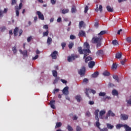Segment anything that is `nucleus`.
<instances>
[{
	"instance_id": "f257e3e1",
	"label": "nucleus",
	"mask_w": 131,
	"mask_h": 131,
	"mask_svg": "<svg viewBox=\"0 0 131 131\" xmlns=\"http://www.w3.org/2000/svg\"><path fill=\"white\" fill-rule=\"evenodd\" d=\"M78 52L80 55H84L83 59H85L90 54H91V50H90V44L88 42L84 43V49H82V47H78Z\"/></svg>"
},
{
	"instance_id": "f03ea898",
	"label": "nucleus",
	"mask_w": 131,
	"mask_h": 131,
	"mask_svg": "<svg viewBox=\"0 0 131 131\" xmlns=\"http://www.w3.org/2000/svg\"><path fill=\"white\" fill-rule=\"evenodd\" d=\"M102 38V37H94L92 38L91 41L92 43H96V48H100L101 45Z\"/></svg>"
},
{
	"instance_id": "7ed1b4c3",
	"label": "nucleus",
	"mask_w": 131,
	"mask_h": 131,
	"mask_svg": "<svg viewBox=\"0 0 131 131\" xmlns=\"http://www.w3.org/2000/svg\"><path fill=\"white\" fill-rule=\"evenodd\" d=\"M18 36H21V35H22V34L23 33V30H22V29L19 30V28L16 27L13 31V34L14 36H17V35H18Z\"/></svg>"
},
{
	"instance_id": "20e7f679",
	"label": "nucleus",
	"mask_w": 131,
	"mask_h": 131,
	"mask_svg": "<svg viewBox=\"0 0 131 131\" xmlns=\"http://www.w3.org/2000/svg\"><path fill=\"white\" fill-rule=\"evenodd\" d=\"M79 55H73L72 54L71 56H68V62H72V61H74V60H75V59L79 58Z\"/></svg>"
},
{
	"instance_id": "39448f33",
	"label": "nucleus",
	"mask_w": 131,
	"mask_h": 131,
	"mask_svg": "<svg viewBox=\"0 0 131 131\" xmlns=\"http://www.w3.org/2000/svg\"><path fill=\"white\" fill-rule=\"evenodd\" d=\"M109 116H112V117H114L115 116V114L113 113L112 111L109 110L108 112H107V114H106V116L105 117V119L107 120L108 119V117Z\"/></svg>"
},
{
	"instance_id": "423d86ee",
	"label": "nucleus",
	"mask_w": 131,
	"mask_h": 131,
	"mask_svg": "<svg viewBox=\"0 0 131 131\" xmlns=\"http://www.w3.org/2000/svg\"><path fill=\"white\" fill-rule=\"evenodd\" d=\"M79 74L81 75V76H83L84 74H85V68L83 67L81 68V69L78 71Z\"/></svg>"
},
{
	"instance_id": "0eeeda50",
	"label": "nucleus",
	"mask_w": 131,
	"mask_h": 131,
	"mask_svg": "<svg viewBox=\"0 0 131 131\" xmlns=\"http://www.w3.org/2000/svg\"><path fill=\"white\" fill-rule=\"evenodd\" d=\"M78 35L79 37H85L86 36V35L85 34V32L84 31H83V30L79 31Z\"/></svg>"
},
{
	"instance_id": "6e6552de",
	"label": "nucleus",
	"mask_w": 131,
	"mask_h": 131,
	"mask_svg": "<svg viewBox=\"0 0 131 131\" xmlns=\"http://www.w3.org/2000/svg\"><path fill=\"white\" fill-rule=\"evenodd\" d=\"M69 90V87L66 86L62 90V93L65 95L66 96H68V95H69V91H68Z\"/></svg>"
},
{
	"instance_id": "1a4fd4ad",
	"label": "nucleus",
	"mask_w": 131,
	"mask_h": 131,
	"mask_svg": "<svg viewBox=\"0 0 131 131\" xmlns=\"http://www.w3.org/2000/svg\"><path fill=\"white\" fill-rule=\"evenodd\" d=\"M8 13V8H5L4 11L0 10V18H3L4 14Z\"/></svg>"
},
{
	"instance_id": "9d476101",
	"label": "nucleus",
	"mask_w": 131,
	"mask_h": 131,
	"mask_svg": "<svg viewBox=\"0 0 131 131\" xmlns=\"http://www.w3.org/2000/svg\"><path fill=\"white\" fill-rule=\"evenodd\" d=\"M19 53L22 54L24 58H27L28 55L27 54V50H24V51L22 50H19Z\"/></svg>"
},
{
	"instance_id": "9b49d317",
	"label": "nucleus",
	"mask_w": 131,
	"mask_h": 131,
	"mask_svg": "<svg viewBox=\"0 0 131 131\" xmlns=\"http://www.w3.org/2000/svg\"><path fill=\"white\" fill-rule=\"evenodd\" d=\"M36 14L38 15L39 19H40V20H45L43 14H41L40 11H37Z\"/></svg>"
},
{
	"instance_id": "f8f14e48",
	"label": "nucleus",
	"mask_w": 131,
	"mask_h": 131,
	"mask_svg": "<svg viewBox=\"0 0 131 131\" xmlns=\"http://www.w3.org/2000/svg\"><path fill=\"white\" fill-rule=\"evenodd\" d=\"M121 119L122 120H127L128 119V115L126 114H121Z\"/></svg>"
},
{
	"instance_id": "ddd939ff",
	"label": "nucleus",
	"mask_w": 131,
	"mask_h": 131,
	"mask_svg": "<svg viewBox=\"0 0 131 131\" xmlns=\"http://www.w3.org/2000/svg\"><path fill=\"white\" fill-rule=\"evenodd\" d=\"M58 55V52L55 51L51 54V56L52 57V59H57V56Z\"/></svg>"
},
{
	"instance_id": "4468645a",
	"label": "nucleus",
	"mask_w": 131,
	"mask_h": 131,
	"mask_svg": "<svg viewBox=\"0 0 131 131\" xmlns=\"http://www.w3.org/2000/svg\"><path fill=\"white\" fill-rule=\"evenodd\" d=\"M99 112H100V111L98 109L95 111L94 115H95L96 120H99Z\"/></svg>"
},
{
	"instance_id": "2eb2a0df",
	"label": "nucleus",
	"mask_w": 131,
	"mask_h": 131,
	"mask_svg": "<svg viewBox=\"0 0 131 131\" xmlns=\"http://www.w3.org/2000/svg\"><path fill=\"white\" fill-rule=\"evenodd\" d=\"M99 11H100V13L103 12V6H102V5H99V7H98V5H97V7L95 9V11L98 12Z\"/></svg>"
},
{
	"instance_id": "dca6fc26",
	"label": "nucleus",
	"mask_w": 131,
	"mask_h": 131,
	"mask_svg": "<svg viewBox=\"0 0 131 131\" xmlns=\"http://www.w3.org/2000/svg\"><path fill=\"white\" fill-rule=\"evenodd\" d=\"M55 102L56 101L54 100H52L51 101H50V105L52 109H56V106H55Z\"/></svg>"
},
{
	"instance_id": "f3484780",
	"label": "nucleus",
	"mask_w": 131,
	"mask_h": 131,
	"mask_svg": "<svg viewBox=\"0 0 131 131\" xmlns=\"http://www.w3.org/2000/svg\"><path fill=\"white\" fill-rule=\"evenodd\" d=\"M106 113V111H105V110H102L101 111L99 112V117L101 119H103V116L104 115V114H105Z\"/></svg>"
},
{
	"instance_id": "a211bd4d",
	"label": "nucleus",
	"mask_w": 131,
	"mask_h": 131,
	"mask_svg": "<svg viewBox=\"0 0 131 131\" xmlns=\"http://www.w3.org/2000/svg\"><path fill=\"white\" fill-rule=\"evenodd\" d=\"M96 54L97 56H103L104 55V51L102 50H98Z\"/></svg>"
},
{
	"instance_id": "6ab92c4d",
	"label": "nucleus",
	"mask_w": 131,
	"mask_h": 131,
	"mask_svg": "<svg viewBox=\"0 0 131 131\" xmlns=\"http://www.w3.org/2000/svg\"><path fill=\"white\" fill-rule=\"evenodd\" d=\"M106 9L108 12L112 13V12H114V9H113V7H111L110 6H106Z\"/></svg>"
},
{
	"instance_id": "aec40b11",
	"label": "nucleus",
	"mask_w": 131,
	"mask_h": 131,
	"mask_svg": "<svg viewBox=\"0 0 131 131\" xmlns=\"http://www.w3.org/2000/svg\"><path fill=\"white\" fill-rule=\"evenodd\" d=\"M95 65H96V62H95V61H91L89 63V66L90 68H93Z\"/></svg>"
},
{
	"instance_id": "412c9836",
	"label": "nucleus",
	"mask_w": 131,
	"mask_h": 131,
	"mask_svg": "<svg viewBox=\"0 0 131 131\" xmlns=\"http://www.w3.org/2000/svg\"><path fill=\"white\" fill-rule=\"evenodd\" d=\"M121 127H124V124L119 123L116 125L117 129H120Z\"/></svg>"
},
{
	"instance_id": "4be33fe9",
	"label": "nucleus",
	"mask_w": 131,
	"mask_h": 131,
	"mask_svg": "<svg viewBox=\"0 0 131 131\" xmlns=\"http://www.w3.org/2000/svg\"><path fill=\"white\" fill-rule=\"evenodd\" d=\"M98 76H99V72H95L94 73H93L92 75V77L93 78H96V77H98Z\"/></svg>"
},
{
	"instance_id": "5701e85b",
	"label": "nucleus",
	"mask_w": 131,
	"mask_h": 131,
	"mask_svg": "<svg viewBox=\"0 0 131 131\" xmlns=\"http://www.w3.org/2000/svg\"><path fill=\"white\" fill-rule=\"evenodd\" d=\"M52 40H53L52 39V38L48 37L47 39V45H48V46L51 45L52 43Z\"/></svg>"
},
{
	"instance_id": "b1692460",
	"label": "nucleus",
	"mask_w": 131,
	"mask_h": 131,
	"mask_svg": "<svg viewBox=\"0 0 131 131\" xmlns=\"http://www.w3.org/2000/svg\"><path fill=\"white\" fill-rule=\"evenodd\" d=\"M106 126L108 129H113L114 128V126L110 123H106Z\"/></svg>"
},
{
	"instance_id": "393cba45",
	"label": "nucleus",
	"mask_w": 131,
	"mask_h": 131,
	"mask_svg": "<svg viewBox=\"0 0 131 131\" xmlns=\"http://www.w3.org/2000/svg\"><path fill=\"white\" fill-rule=\"evenodd\" d=\"M124 127L126 131H131V127L128 126L127 124H124Z\"/></svg>"
},
{
	"instance_id": "a878e982",
	"label": "nucleus",
	"mask_w": 131,
	"mask_h": 131,
	"mask_svg": "<svg viewBox=\"0 0 131 131\" xmlns=\"http://www.w3.org/2000/svg\"><path fill=\"white\" fill-rule=\"evenodd\" d=\"M93 60V58L91 57V56H88L85 59V63H88L89 61H92Z\"/></svg>"
},
{
	"instance_id": "bb28decb",
	"label": "nucleus",
	"mask_w": 131,
	"mask_h": 131,
	"mask_svg": "<svg viewBox=\"0 0 131 131\" xmlns=\"http://www.w3.org/2000/svg\"><path fill=\"white\" fill-rule=\"evenodd\" d=\"M103 75H104V76H109L110 75V72L107 71H105L103 73Z\"/></svg>"
},
{
	"instance_id": "cd10ccee",
	"label": "nucleus",
	"mask_w": 131,
	"mask_h": 131,
	"mask_svg": "<svg viewBox=\"0 0 131 131\" xmlns=\"http://www.w3.org/2000/svg\"><path fill=\"white\" fill-rule=\"evenodd\" d=\"M75 99L77 100V102H80V101H81V96H80V95H77L75 97Z\"/></svg>"
},
{
	"instance_id": "c85d7f7f",
	"label": "nucleus",
	"mask_w": 131,
	"mask_h": 131,
	"mask_svg": "<svg viewBox=\"0 0 131 131\" xmlns=\"http://www.w3.org/2000/svg\"><path fill=\"white\" fill-rule=\"evenodd\" d=\"M52 74L54 77H57L58 76V72L56 70L52 71Z\"/></svg>"
},
{
	"instance_id": "c756f323",
	"label": "nucleus",
	"mask_w": 131,
	"mask_h": 131,
	"mask_svg": "<svg viewBox=\"0 0 131 131\" xmlns=\"http://www.w3.org/2000/svg\"><path fill=\"white\" fill-rule=\"evenodd\" d=\"M59 80H60V77H55V79H54V80L53 81V84L57 83V82H58V81H59Z\"/></svg>"
},
{
	"instance_id": "7c9ffc66",
	"label": "nucleus",
	"mask_w": 131,
	"mask_h": 131,
	"mask_svg": "<svg viewBox=\"0 0 131 131\" xmlns=\"http://www.w3.org/2000/svg\"><path fill=\"white\" fill-rule=\"evenodd\" d=\"M112 95L113 96H118V92L116 90H114L112 91Z\"/></svg>"
},
{
	"instance_id": "2f4dec72",
	"label": "nucleus",
	"mask_w": 131,
	"mask_h": 131,
	"mask_svg": "<svg viewBox=\"0 0 131 131\" xmlns=\"http://www.w3.org/2000/svg\"><path fill=\"white\" fill-rule=\"evenodd\" d=\"M113 78L114 79H115V80H116L117 82H119V78H118V76L114 75L113 76Z\"/></svg>"
},
{
	"instance_id": "473e14b6",
	"label": "nucleus",
	"mask_w": 131,
	"mask_h": 131,
	"mask_svg": "<svg viewBox=\"0 0 131 131\" xmlns=\"http://www.w3.org/2000/svg\"><path fill=\"white\" fill-rule=\"evenodd\" d=\"M62 126V123L61 122H57L55 126V128H57L58 127H61Z\"/></svg>"
},
{
	"instance_id": "72a5a7b5",
	"label": "nucleus",
	"mask_w": 131,
	"mask_h": 131,
	"mask_svg": "<svg viewBox=\"0 0 131 131\" xmlns=\"http://www.w3.org/2000/svg\"><path fill=\"white\" fill-rule=\"evenodd\" d=\"M71 11L72 13H75L76 12V7L74 5L72 6Z\"/></svg>"
},
{
	"instance_id": "f704fd0d",
	"label": "nucleus",
	"mask_w": 131,
	"mask_h": 131,
	"mask_svg": "<svg viewBox=\"0 0 131 131\" xmlns=\"http://www.w3.org/2000/svg\"><path fill=\"white\" fill-rule=\"evenodd\" d=\"M122 56V54L121 53H117L116 54V58L117 59H120Z\"/></svg>"
},
{
	"instance_id": "c9c22d12",
	"label": "nucleus",
	"mask_w": 131,
	"mask_h": 131,
	"mask_svg": "<svg viewBox=\"0 0 131 131\" xmlns=\"http://www.w3.org/2000/svg\"><path fill=\"white\" fill-rule=\"evenodd\" d=\"M12 51L14 55L17 53V47H16V46H14L12 48Z\"/></svg>"
},
{
	"instance_id": "e433bc0d",
	"label": "nucleus",
	"mask_w": 131,
	"mask_h": 131,
	"mask_svg": "<svg viewBox=\"0 0 131 131\" xmlns=\"http://www.w3.org/2000/svg\"><path fill=\"white\" fill-rule=\"evenodd\" d=\"M112 45H113V46H118V42L117 41V40H113Z\"/></svg>"
},
{
	"instance_id": "4c0bfd02",
	"label": "nucleus",
	"mask_w": 131,
	"mask_h": 131,
	"mask_svg": "<svg viewBox=\"0 0 131 131\" xmlns=\"http://www.w3.org/2000/svg\"><path fill=\"white\" fill-rule=\"evenodd\" d=\"M106 33H107V31H101L98 33V35H104V34H106Z\"/></svg>"
},
{
	"instance_id": "58836bf2",
	"label": "nucleus",
	"mask_w": 131,
	"mask_h": 131,
	"mask_svg": "<svg viewBox=\"0 0 131 131\" xmlns=\"http://www.w3.org/2000/svg\"><path fill=\"white\" fill-rule=\"evenodd\" d=\"M74 46V43L73 42H70V43L69 44V48L70 50H71V49L73 48Z\"/></svg>"
},
{
	"instance_id": "ea45409f",
	"label": "nucleus",
	"mask_w": 131,
	"mask_h": 131,
	"mask_svg": "<svg viewBox=\"0 0 131 131\" xmlns=\"http://www.w3.org/2000/svg\"><path fill=\"white\" fill-rule=\"evenodd\" d=\"M99 97H105L106 96V93L105 92H100L99 94Z\"/></svg>"
},
{
	"instance_id": "a19ab883",
	"label": "nucleus",
	"mask_w": 131,
	"mask_h": 131,
	"mask_svg": "<svg viewBox=\"0 0 131 131\" xmlns=\"http://www.w3.org/2000/svg\"><path fill=\"white\" fill-rule=\"evenodd\" d=\"M67 128L69 131L73 130V128H72V127H71V126H70V125H68Z\"/></svg>"
},
{
	"instance_id": "79ce46f5",
	"label": "nucleus",
	"mask_w": 131,
	"mask_h": 131,
	"mask_svg": "<svg viewBox=\"0 0 131 131\" xmlns=\"http://www.w3.org/2000/svg\"><path fill=\"white\" fill-rule=\"evenodd\" d=\"M49 35V30L43 33V36H48Z\"/></svg>"
},
{
	"instance_id": "37998d69",
	"label": "nucleus",
	"mask_w": 131,
	"mask_h": 131,
	"mask_svg": "<svg viewBox=\"0 0 131 131\" xmlns=\"http://www.w3.org/2000/svg\"><path fill=\"white\" fill-rule=\"evenodd\" d=\"M68 12H69V9H63L62 10V14H66L67 13H68Z\"/></svg>"
},
{
	"instance_id": "c03bdc74",
	"label": "nucleus",
	"mask_w": 131,
	"mask_h": 131,
	"mask_svg": "<svg viewBox=\"0 0 131 131\" xmlns=\"http://www.w3.org/2000/svg\"><path fill=\"white\" fill-rule=\"evenodd\" d=\"M126 40L128 43H131V37H127L126 38Z\"/></svg>"
},
{
	"instance_id": "a18cd8bd",
	"label": "nucleus",
	"mask_w": 131,
	"mask_h": 131,
	"mask_svg": "<svg viewBox=\"0 0 131 131\" xmlns=\"http://www.w3.org/2000/svg\"><path fill=\"white\" fill-rule=\"evenodd\" d=\"M97 120L96 123V126L98 128H100V126L101 125V124L100 123V122H99V120Z\"/></svg>"
},
{
	"instance_id": "49530a36",
	"label": "nucleus",
	"mask_w": 131,
	"mask_h": 131,
	"mask_svg": "<svg viewBox=\"0 0 131 131\" xmlns=\"http://www.w3.org/2000/svg\"><path fill=\"white\" fill-rule=\"evenodd\" d=\"M17 4V0H11V6H14Z\"/></svg>"
},
{
	"instance_id": "de8ad7c7",
	"label": "nucleus",
	"mask_w": 131,
	"mask_h": 131,
	"mask_svg": "<svg viewBox=\"0 0 131 131\" xmlns=\"http://www.w3.org/2000/svg\"><path fill=\"white\" fill-rule=\"evenodd\" d=\"M89 91H90V89H86L85 94H86V95L87 96V97H88V98H89V99H91V97H90V96L89 95Z\"/></svg>"
},
{
	"instance_id": "09e8293b",
	"label": "nucleus",
	"mask_w": 131,
	"mask_h": 131,
	"mask_svg": "<svg viewBox=\"0 0 131 131\" xmlns=\"http://www.w3.org/2000/svg\"><path fill=\"white\" fill-rule=\"evenodd\" d=\"M84 22L83 21H81L79 22V28H81V27H82V26H83L84 24Z\"/></svg>"
},
{
	"instance_id": "8fccbe9b",
	"label": "nucleus",
	"mask_w": 131,
	"mask_h": 131,
	"mask_svg": "<svg viewBox=\"0 0 131 131\" xmlns=\"http://www.w3.org/2000/svg\"><path fill=\"white\" fill-rule=\"evenodd\" d=\"M89 82V79L88 78H84L83 80V83H85V84H86Z\"/></svg>"
},
{
	"instance_id": "3c124183",
	"label": "nucleus",
	"mask_w": 131,
	"mask_h": 131,
	"mask_svg": "<svg viewBox=\"0 0 131 131\" xmlns=\"http://www.w3.org/2000/svg\"><path fill=\"white\" fill-rule=\"evenodd\" d=\"M130 98H131V96H130ZM126 102L128 105H130L131 106V98H129V100H127Z\"/></svg>"
},
{
	"instance_id": "603ef678",
	"label": "nucleus",
	"mask_w": 131,
	"mask_h": 131,
	"mask_svg": "<svg viewBox=\"0 0 131 131\" xmlns=\"http://www.w3.org/2000/svg\"><path fill=\"white\" fill-rule=\"evenodd\" d=\"M112 68V69H117V65H116L115 63H113Z\"/></svg>"
},
{
	"instance_id": "864d4df0",
	"label": "nucleus",
	"mask_w": 131,
	"mask_h": 131,
	"mask_svg": "<svg viewBox=\"0 0 131 131\" xmlns=\"http://www.w3.org/2000/svg\"><path fill=\"white\" fill-rule=\"evenodd\" d=\"M88 11H89V6H86L84 8V13H88Z\"/></svg>"
},
{
	"instance_id": "5fc2aeb1",
	"label": "nucleus",
	"mask_w": 131,
	"mask_h": 131,
	"mask_svg": "<svg viewBox=\"0 0 131 131\" xmlns=\"http://www.w3.org/2000/svg\"><path fill=\"white\" fill-rule=\"evenodd\" d=\"M126 62V59H124L123 60L121 61V65H124V63Z\"/></svg>"
},
{
	"instance_id": "6e6d98bb",
	"label": "nucleus",
	"mask_w": 131,
	"mask_h": 131,
	"mask_svg": "<svg viewBox=\"0 0 131 131\" xmlns=\"http://www.w3.org/2000/svg\"><path fill=\"white\" fill-rule=\"evenodd\" d=\"M61 47L62 48V50H64V48H65V47H66V42L61 43Z\"/></svg>"
},
{
	"instance_id": "4d7b16f0",
	"label": "nucleus",
	"mask_w": 131,
	"mask_h": 131,
	"mask_svg": "<svg viewBox=\"0 0 131 131\" xmlns=\"http://www.w3.org/2000/svg\"><path fill=\"white\" fill-rule=\"evenodd\" d=\"M70 39H75V38H76V37H75V36L73 35H71L70 36Z\"/></svg>"
},
{
	"instance_id": "13d9d810",
	"label": "nucleus",
	"mask_w": 131,
	"mask_h": 131,
	"mask_svg": "<svg viewBox=\"0 0 131 131\" xmlns=\"http://www.w3.org/2000/svg\"><path fill=\"white\" fill-rule=\"evenodd\" d=\"M32 39V36H30L27 38V41L28 42H30V41H31V40Z\"/></svg>"
},
{
	"instance_id": "bf43d9fd",
	"label": "nucleus",
	"mask_w": 131,
	"mask_h": 131,
	"mask_svg": "<svg viewBox=\"0 0 131 131\" xmlns=\"http://www.w3.org/2000/svg\"><path fill=\"white\" fill-rule=\"evenodd\" d=\"M86 116H87L88 117H90L91 116V113H90L89 111L86 112Z\"/></svg>"
},
{
	"instance_id": "052dcab7",
	"label": "nucleus",
	"mask_w": 131,
	"mask_h": 131,
	"mask_svg": "<svg viewBox=\"0 0 131 131\" xmlns=\"http://www.w3.org/2000/svg\"><path fill=\"white\" fill-rule=\"evenodd\" d=\"M60 80L62 83H65L66 84L67 83V81L66 80L61 79Z\"/></svg>"
},
{
	"instance_id": "680f3d73",
	"label": "nucleus",
	"mask_w": 131,
	"mask_h": 131,
	"mask_svg": "<svg viewBox=\"0 0 131 131\" xmlns=\"http://www.w3.org/2000/svg\"><path fill=\"white\" fill-rule=\"evenodd\" d=\"M19 14H20V12H19V10H16V17H18Z\"/></svg>"
},
{
	"instance_id": "e2e57ef3",
	"label": "nucleus",
	"mask_w": 131,
	"mask_h": 131,
	"mask_svg": "<svg viewBox=\"0 0 131 131\" xmlns=\"http://www.w3.org/2000/svg\"><path fill=\"white\" fill-rule=\"evenodd\" d=\"M81 128L79 126H77L76 128V131H81Z\"/></svg>"
},
{
	"instance_id": "0e129e2a",
	"label": "nucleus",
	"mask_w": 131,
	"mask_h": 131,
	"mask_svg": "<svg viewBox=\"0 0 131 131\" xmlns=\"http://www.w3.org/2000/svg\"><path fill=\"white\" fill-rule=\"evenodd\" d=\"M43 28H44V29H48L49 26H48V25H45L43 26Z\"/></svg>"
},
{
	"instance_id": "69168bd1",
	"label": "nucleus",
	"mask_w": 131,
	"mask_h": 131,
	"mask_svg": "<svg viewBox=\"0 0 131 131\" xmlns=\"http://www.w3.org/2000/svg\"><path fill=\"white\" fill-rule=\"evenodd\" d=\"M37 58H38V55H36V56H35V57H33L32 58V60H36Z\"/></svg>"
},
{
	"instance_id": "338daca9",
	"label": "nucleus",
	"mask_w": 131,
	"mask_h": 131,
	"mask_svg": "<svg viewBox=\"0 0 131 131\" xmlns=\"http://www.w3.org/2000/svg\"><path fill=\"white\" fill-rule=\"evenodd\" d=\"M51 3L52 5L56 4V0H51Z\"/></svg>"
},
{
	"instance_id": "774afa93",
	"label": "nucleus",
	"mask_w": 131,
	"mask_h": 131,
	"mask_svg": "<svg viewBox=\"0 0 131 131\" xmlns=\"http://www.w3.org/2000/svg\"><path fill=\"white\" fill-rule=\"evenodd\" d=\"M108 129L107 128H103L102 129H100V131H107Z\"/></svg>"
}]
</instances>
